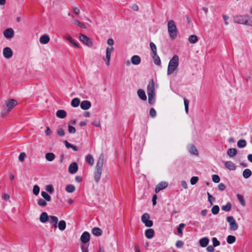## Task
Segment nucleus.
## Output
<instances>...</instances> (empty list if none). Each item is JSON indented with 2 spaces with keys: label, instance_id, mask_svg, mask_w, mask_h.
I'll use <instances>...</instances> for the list:
<instances>
[{
  "label": "nucleus",
  "instance_id": "052dcab7",
  "mask_svg": "<svg viewBox=\"0 0 252 252\" xmlns=\"http://www.w3.org/2000/svg\"><path fill=\"white\" fill-rule=\"evenodd\" d=\"M207 195L208 196V201H209L210 204L212 205L213 202L215 201V199L209 192L207 193Z\"/></svg>",
  "mask_w": 252,
  "mask_h": 252
},
{
  "label": "nucleus",
  "instance_id": "7ed1b4c3",
  "mask_svg": "<svg viewBox=\"0 0 252 252\" xmlns=\"http://www.w3.org/2000/svg\"><path fill=\"white\" fill-rule=\"evenodd\" d=\"M168 32L170 37L174 39L177 36V29L175 23L173 20H170L168 22Z\"/></svg>",
  "mask_w": 252,
  "mask_h": 252
},
{
  "label": "nucleus",
  "instance_id": "680f3d73",
  "mask_svg": "<svg viewBox=\"0 0 252 252\" xmlns=\"http://www.w3.org/2000/svg\"><path fill=\"white\" fill-rule=\"evenodd\" d=\"M68 131L70 133H74L76 131L75 128L70 125H68Z\"/></svg>",
  "mask_w": 252,
  "mask_h": 252
},
{
  "label": "nucleus",
  "instance_id": "6ab92c4d",
  "mask_svg": "<svg viewBox=\"0 0 252 252\" xmlns=\"http://www.w3.org/2000/svg\"><path fill=\"white\" fill-rule=\"evenodd\" d=\"M49 216L46 212H43L41 214L39 220L42 223L46 222L49 219Z\"/></svg>",
  "mask_w": 252,
  "mask_h": 252
},
{
  "label": "nucleus",
  "instance_id": "0eeeda50",
  "mask_svg": "<svg viewBox=\"0 0 252 252\" xmlns=\"http://www.w3.org/2000/svg\"><path fill=\"white\" fill-rule=\"evenodd\" d=\"M79 39L82 42H83L84 44L88 47H91L93 46V42L91 39L86 35L83 34H80Z\"/></svg>",
  "mask_w": 252,
  "mask_h": 252
},
{
  "label": "nucleus",
  "instance_id": "ea45409f",
  "mask_svg": "<svg viewBox=\"0 0 252 252\" xmlns=\"http://www.w3.org/2000/svg\"><path fill=\"white\" fill-rule=\"evenodd\" d=\"M153 58L154 59V63L158 65H160L161 64L160 59L159 56L156 54V55H154Z\"/></svg>",
  "mask_w": 252,
  "mask_h": 252
},
{
  "label": "nucleus",
  "instance_id": "603ef678",
  "mask_svg": "<svg viewBox=\"0 0 252 252\" xmlns=\"http://www.w3.org/2000/svg\"><path fill=\"white\" fill-rule=\"evenodd\" d=\"M185 226V224L184 223H180L178 228H177V232L179 234H183V228Z\"/></svg>",
  "mask_w": 252,
  "mask_h": 252
},
{
  "label": "nucleus",
  "instance_id": "a19ab883",
  "mask_svg": "<svg viewBox=\"0 0 252 252\" xmlns=\"http://www.w3.org/2000/svg\"><path fill=\"white\" fill-rule=\"evenodd\" d=\"M148 101L150 104H153L155 102L156 94H148Z\"/></svg>",
  "mask_w": 252,
  "mask_h": 252
},
{
  "label": "nucleus",
  "instance_id": "bf43d9fd",
  "mask_svg": "<svg viewBox=\"0 0 252 252\" xmlns=\"http://www.w3.org/2000/svg\"><path fill=\"white\" fill-rule=\"evenodd\" d=\"M212 180L213 181V182H214L215 183H219L220 181V178L219 177V176L217 175H213L212 176Z\"/></svg>",
  "mask_w": 252,
  "mask_h": 252
},
{
  "label": "nucleus",
  "instance_id": "de8ad7c7",
  "mask_svg": "<svg viewBox=\"0 0 252 252\" xmlns=\"http://www.w3.org/2000/svg\"><path fill=\"white\" fill-rule=\"evenodd\" d=\"M74 23L76 26L80 27L81 28L85 29L87 28L86 26L84 24L81 23L79 21L77 20H74Z\"/></svg>",
  "mask_w": 252,
  "mask_h": 252
},
{
  "label": "nucleus",
  "instance_id": "c03bdc74",
  "mask_svg": "<svg viewBox=\"0 0 252 252\" xmlns=\"http://www.w3.org/2000/svg\"><path fill=\"white\" fill-rule=\"evenodd\" d=\"M46 201V200L43 199V198H40L37 200V204L40 206L45 207L47 204Z\"/></svg>",
  "mask_w": 252,
  "mask_h": 252
},
{
  "label": "nucleus",
  "instance_id": "4c0bfd02",
  "mask_svg": "<svg viewBox=\"0 0 252 252\" xmlns=\"http://www.w3.org/2000/svg\"><path fill=\"white\" fill-rule=\"evenodd\" d=\"M228 244H232L236 241V237L232 235H228L226 238Z\"/></svg>",
  "mask_w": 252,
  "mask_h": 252
},
{
  "label": "nucleus",
  "instance_id": "20e7f679",
  "mask_svg": "<svg viewBox=\"0 0 252 252\" xmlns=\"http://www.w3.org/2000/svg\"><path fill=\"white\" fill-rule=\"evenodd\" d=\"M6 107L5 114L8 113L18 104L17 101L14 99L8 100L5 102Z\"/></svg>",
  "mask_w": 252,
  "mask_h": 252
},
{
  "label": "nucleus",
  "instance_id": "a18cd8bd",
  "mask_svg": "<svg viewBox=\"0 0 252 252\" xmlns=\"http://www.w3.org/2000/svg\"><path fill=\"white\" fill-rule=\"evenodd\" d=\"M219 211L220 208L218 205H214L211 209V212L212 214L214 215L218 214L219 212Z\"/></svg>",
  "mask_w": 252,
  "mask_h": 252
},
{
  "label": "nucleus",
  "instance_id": "09e8293b",
  "mask_svg": "<svg viewBox=\"0 0 252 252\" xmlns=\"http://www.w3.org/2000/svg\"><path fill=\"white\" fill-rule=\"evenodd\" d=\"M39 191H40V188L38 186L35 185L33 186V193L34 195H37L39 193Z\"/></svg>",
  "mask_w": 252,
  "mask_h": 252
},
{
  "label": "nucleus",
  "instance_id": "7c9ffc66",
  "mask_svg": "<svg viewBox=\"0 0 252 252\" xmlns=\"http://www.w3.org/2000/svg\"><path fill=\"white\" fill-rule=\"evenodd\" d=\"M45 158L47 160L49 161H52L54 160L55 158V155L52 153H48L46 154Z\"/></svg>",
  "mask_w": 252,
  "mask_h": 252
},
{
  "label": "nucleus",
  "instance_id": "b1692460",
  "mask_svg": "<svg viewBox=\"0 0 252 252\" xmlns=\"http://www.w3.org/2000/svg\"><path fill=\"white\" fill-rule=\"evenodd\" d=\"M243 176L245 179H248L252 175V172L250 169H246L243 172Z\"/></svg>",
  "mask_w": 252,
  "mask_h": 252
},
{
  "label": "nucleus",
  "instance_id": "f8f14e48",
  "mask_svg": "<svg viewBox=\"0 0 252 252\" xmlns=\"http://www.w3.org/2000/svg\"><path fill=\"white\" fill-rule=\"evenodd\" d=\"M3 55L7 59L10 58L13 55V52L9 47H5L3 50Z\"/></svg>",
  "mask_w": 252,
  "mask_h": 252
},
{
  "label": "nucleus",
  "instance_id": "3c124183",
  "mask_svg": "<svg viewBox=\"0 0 252 252\" xmlns=\"http://www.w3.org/2000/svg\"><path fill=\"white\" fill-rule=\"evenodd\" d=\"M45 189L47 192L52 193L54 191V188L51 185H47L45 187Z\"/></svg>",
  "mask_w": 252,
  "mask_h": 252
},
{
  "label": "nucleus",
  "instance_id": "69168bd1",
  "mask_svg": "<svg viewBox=\"0 0 252 252\" xmlns=\"http://www.w3.org/2000/svg\"><path fill=\"white\" fill-rule=\"evenodd\" d=\"M218 189L222 191L225 189V186L223 183H220L218 185Z\"/></svg>",
  "mask_w": 252,
  "mask_h": 252
},
{
  "label": "nucleus",
  "instance_id": "dca6fc26",
  "mask_svg": "<svg viewBox=\"0 0 252 252\" xmlns=\"http://www.w3.org/2000/svg\"><path fill=\"white\" fill-rule=\"evenodd\" d=\"M78 170V166L76 163L72 162L71 163L68 167V171L71 174L75 173Z\"/></svg>",
  "mask_w": 252,
  "mask_h": 252
},
{
  "label": "nucleus",
  "instance_id": "774afa93",
  "mask_svg": "<svg viewBox=\"0 0 252 252\" xmlns=\"http://www.w3.org/2000/svg\"><path fill=\"white\" fill-rule=\"evenodd\" d=\"M223 19L224 20V23L226 25H228V22H227V20L229 19V16L226 15H224L222 16Z\"/></svg>",
  "mask_w": 252,
  "mask_h": 252
},
{
  "label": "nucleus",
  "instance_id": "c85d7f7f",
  "mask_svg": "<svg viewBox=\"0 0 252 252\" xmlns=\"http://www.w3.org/2000/svg\"><path fill=\"white\" fill-rule=\"evenodd\" d=\"M65 39L74 45V47L79 48V45L70 36L68 35Z\"/></svg>",
  "mask_w": 252,
  "mask_h": 252
},
{
  "label": "nucleus",
  "instance_id": "6e6552de",
  "mask_svg": "<svg viewBox=\"0 0 252 252\" xmlns=\"http://www.w3.org/2000/svg\"><path fill=\"white\" fill-rule=\"evenodd\" d=\"M247 15H237L234 17V22L240 24H246Z\"/></svg>",
  "mask_w": 252,
  "mask_h": 252
},
{
  "label": "nucleus",
  "instance_id": "c756f323",
  "mask_svg": "<svg viewBox=\"0 0 252 252\" xmlns=\"http://www.w3.org/2000/svg\"><path fill=\"white\" fill-rule=\"evenodd\" d=\"M236 196L239 202L242 206H246V202L243 196L239 193L237 194Z\"/></svg>",
  "mask_w": 252,
  "mask_h": 252
},
{
  "label": "nucleus",
  "instance_id": "f03ea898",
  "mask_svg": "<svg viewBox=\"0 0 252 252\" xmlns=\"http://www.w3.org/2000/svg\"><path fill=\"white\" fill-rule=\"evenodd\" d=\"M179 63V57L177 55H174L170 60L168 65L167 74L168 75L172 74L177 69Z\"/></svg>",
  "mask_w": 252,
  "mask_h": 252
},
{
  "label": "nucleus",
  "instance_id": "5fc2aeb1",
  "mask_svg": "<svg viewBox=\"0 0 252 252\" xmlns=\"http://www.w3.org/2000/svg\"><path fill=\"white\" fill-rule=\"evenodd\" d=\"M198 177L196 176L191 177L190 179V184L192 185H195L198 182Z\"/></svg>",
  "mask_w": 252,
  "mask_h": 252
},
{
  "label": "nucleus",
  "instance_id": "cd10ccee",
  "mask_svg": "<svg viewBox=\"0 0 252 252\" xmlns=\"http://www.w3.org/2000/svg\"><path fill=\"white\" fill-rule=\"evenodd\" d=\"M102 231L98 227H94L92 229V233L96 236L101 235Z\"/></svg>",
  "mask_w": 252,
  "mask_h": 252
},
{
  "label": "nucleus",
  "instance_id": "2f4dec72",
  "mask_svg": "<svg viewBox=\"0 0 252 252\" xmlns=\"http://www.w3.org/2000/svg\"><path fill=\"white\" fill-rule=\"evenodd\" d=\"M58 227L59 229L63 231L66 228V222L64 220H62L59 221L58 223Z\"/></svg>",
  "mask_w": 252,
  "mask_h": 252
},
{
  "label": "nucleus",
  "instance_id": "393cba45",
  "mask_svg": "<svg viewBox=\"0 0 252 252\" xmlns=\"http://www.w3.org/2000/svg\"><path fill=\"white\" fill-rule=\"evenodd\" d=\"M137 94L139 98L142 100H146L147 99L145 92L142 89H139L137 91Z\"/></svg>",
  "mask_w": 252,
  "mask_h": 252
},
{
  "label": "nucleus",
  "instance_id": "f704fd0d",
  "mask_svg": "<svg viewBox=\"0 0 252 252\" xmlns=\"http://www.w3.org/2000/svg\"><path fill=\"white\" fill-rule=\"evenodd\" d=\"M41 194L43 198V199L46 200L47 201H51V197L46 191H42Z\"/></svg>",
  "mask_w": 252,
  "mask_h": 252
},
{
  "label": "nucleus",
  "instance_id": "e2e57ef3",
  "mask_svg": "<svg viewBox=\"0 0 252 252\" xmlns=\"http://www.w3.org/2000/svg\"><path fill=\"white\" fill-rule=\"evenodd\" d=\"M57 133L60 136H63L64 135V131L62 128H59L57 129Z\"/></svg>",
  "mask_w": 252,
  "mask_h": 252
},
{
  "label": "nucleus",
  "instance_id": "f257e3e1",
  "mask_svg": "<svg viewBox=\"0 0 252 252\" xmlns=\"http://www.w3.org/2000/svg\"><path fill=\"white\" fill-rule=\"evenodd\" d=\"M104 162V156L101 154L97 161L96 165L94 172V179L96 183H98L101 176L102 172V167Z\"/></svg>",
  "mask_w": 252,
  "mask_h": 252
},
{
  "label": "nucleus",
  "instance_id": "aec40b11",
  "mask_svg": "<svg viewBox=\"0 0 252 252\" xmlns=\"http://www.w3.org/2000/svg\"><path fill=\"white\" fill-rule=\"evenodd\" d=\"M131 62L133 64L138 65L141 62V58L138 55L133 56L131 58Z\"/></svg>",
  "mask_w": 252,
  "mask_h": 252
},
{
  "label": "nucleus",
  "instance_id": "1a4fd4ad",
  "mask_svg": "<svg viewBox=\"0 0 252 252\" xmlns=\"http://www.w3.org/2000/svg\"><path fill=\"white\" fill-rule=\"evenodd\" d=\"M147 94H156L155 83L153 79L149 82L148 85Z\"/></svg>",
  "mask_w": 252,
  "mask_h": 252
},
{
  "label": "nucleus",
  "instance_id": "f3484780",
  "mask_svg": "<svg viewBox=\"0 0 252 252\" xmlns=\"http://www.w3.org/2000/svg\"><path fill=\"white\" fill-rule=\"evenodd\" d=\"M80 107L83 110H88L91 107V103L88 100H83L80 104Z\"/></svg>",
  "mask_w": 252,
  "mask_h": 252
},
{
  "label": "nucleus",
  "instance_id": "5701e85b",
  "mask_svg": "<svg viewBox=\"0 0 252 252\" xmlns=\"http://www.w3.org/2000/svg\"><path fill=\"white\" fill-rule=\"evenodd\" d=\"M209 242V240L207 237L203 238L199 240V244L202 247H205Z\"/></svg>",
  "mask_w": 252,
  "mask_h": 252
},
{
  "label": "nucleus",
  "instance_id": "6e6d98bb",
  "mask_svg": "<svg viewBox=\"0 0 252 252\" xmlns=\"http://www.w3.org/2000/svg\"><path fill=\"white\" fill-rule=\"evenodd\" d=\"M157 113L155 110V109L153 108H152L150 110V116L154 118L156 116Z\"/></svg>",
  "mask_w": 252,
  "mask_h": 252
},
{
  "label": "nucleus",
  "instance_id": "72a5a7b5",
  "mask_svg": "<svg viewBox=\"0 0 252 252\" xmlns=\"http://www.w3.org/2000/svg\"><path fill=\"white\" fill-rule=\"evenodd\" d=\"M80 103V100L78 98H73L71 102V105L74 107H76L79 106Z\"/></svg>",
  "mask_w": 252,
  "mask_h": 252
},
{
  "label": "nucleus",
  "instance_id": "79ce46f5",
  "mask_svg": "<svg viewBox=\"0 0 252 252\" xmlns=\"http://www.w3.org/2000/svg\"><path fill=\"white\" fill-rule=\"evenodd\" d=\"M189 41L191 43H195L198 41V38L195 35H191L189 37Z\"/></svg>",
  "mask_w": 252,
  "mask_h": 252
},
{
  "label": "nucleus",
  "instance_id": "473e14b6",
  "mask_svg": "<svg viewBox=\"0 0 252 252\" xmlns=\"http://www.w3.org/2000/svg\"><path fill=\"white\" fill-rule=\"evenodd\" d=\"M231 207L232 205L231 203L229 202L225 205L221 206V210L225 212H228L231 210Z\"/></svg>",
  "mask_w": 252,
  "mask_h": 252
},
{
  "label": "nucleus",
  "instance_id": "bb28decb",
  "mask_svg": "<svg viewBox=\"0 0 252 252\" xmlns=\"http://www.w3.org/2000/svg\"><path fill=\"white\" fill-rule=\"evenodd\" d=\"M49 36L45 34L40 37L39 41L41 43L45 44L49 42Z\"/></svg>",
  "mask_w": 252,
  "mask_h": 252
},
{
  "label": "nucleus",
  "instance_id": "4468645a",
  "mask_svg": "<svg viewBox=\"0 0 252 252\" xmlns=\"http://www.w3.org/2000/svg\"><path fill=\"white\" fill-rule=\"evenodd\" d=\"M168 186V183L166 182H162L159 183L156 187L155 192L158 193L160 190L165 189Z\"/></svg>",
  "mask_w": 252,
  "mask_h": 252
},
{
  "label": "nucleus",
  "instance_id": "37998d69",
  "mask_svg": "<svg viewBox=\"0 0 252 252\" xmlns=\"http://www.w3.org/2000/svg\"><path fill=\"white\" fill-rule=\"evenodd\" d=\"M65 189L67 192L71 193L75 191V188L73 185H68L66 187Z\"/></svg>",
  "mask_w": 252,
  "mask_h": 252
},
{
  "label": "nucleus",
  "instance_id": "ddd939ff",
  "mask_svg": "<svg viewBox=\"0 0 252 252\" xmlns=\"http://www.w3.org/2000/svg\"><path fill=\"white\" fill-rule=\"evenodd\" d=\"M81 241L83 243H86L90 241V234L88 232H84L81 236Z\"/></svg>",
  "mask_w": 252,
  "mask_h": 252
},
{
  "label": "nucleus",
  "instance_id": "338daca9",
  "mask_svg": "<svg viewBox=\"0 0 252 252\" xmlns=\"http://www.w3.org/2000/svg\"><path fill=\"white\" fill-rule=\"evenodd\" d=\"M206 249L208 252H214L215 251V249L214 248V246H212L211 245L208 246L207 247Z\"/></svg>",
  "mask_w": 252,
  "mask_h": 252
},
{
  "label": "nucleus",
  "instance_id": "4d7b16f0",
  "mask_svg": "<svg viewBox=\"0 0 252 252\" xmlns=\"http://www.w3.org/2000/svg\"><path fill=\"white\" fill-rule=\"evenodd\" d=\"M212 242L213 246L215 247H217L220 245V242L217 240V239L216 237H214L212 239Z\"/></svg>",
  "mask_w": 252,
  "mask_h": 252
},
{
  "label": "nucleus",
  "instance_id": "2eb2a0df",
  "mask_svg": "<svg viewBox=\"0 0 252 252\" xmlns=\"http://www.w3.org/2000/svg\"><path fill=\"white\" fill-rule=\"evenodd\" d=\"M50 223L55 228L57 227V223L58 222V218L54 216H50L49 219Z\"/></svg>",
  "mask_w": 252,
  "mask_h": 252
},
{
  "label": "nucleus",
  "instance_id": "423d86ee",
  "mask_svg": "<svg viewBox=\"0 0 252 252\" xmlns=\"http://www.w3.org/2000/svg\"><path fill=\"white\" fill-rule=\"evenodd\" d=\"M227 221L229 223L230 229L236 230L238 228V225L232 216H228L226 218Z\"/></svg>",
  "mask_w": 252,
  "mask_h": 252
},
{
  "label": "nucleus",
  "instance_id": "4be33fe9",
  "mask_svg": "<svg viewBox=\"0 0 252 252\" xmlns=\"http://www.w3.org/2000/svg\"><path fill=\"white\" fill-rule=\"evenodd\" d=\"M56 116L60 119H63L66 116V112L63 110H59L56 112Z\"/></svg>",
  "mask_w": 252,
  "mask_h": 252
},
{
  "label": "nucleus",
  "instance_id": "58836bf2",
  "mask_svg": "<svg viewBox=\"0 0 252 252\" xmlns=\"http://www.w3.org/2000/svg\"><path fill=\"white\" fill-rule=\"evenodd\" d=\"M189 152L194 155H198V152L195 147L192 145H190L189 148Z\"/></svg>",
  "mask_w": 252,
  "mask_h": 252
},
{
  "label": "nucleus",
  "instance_id": "864d4df0",
  "mask_svg": "<svg viewBox=\"0 0 252 252\" xmlns=\"http://www.w3.org/2000/svg\"><path fill=\"white\" fill-rule=\"evenodd\" d=\"M245 25L252 26V17L247 15V21Z\"/></svg>",
  "mask_w": 252,
  "mask_h": 252
},
{
  "label": "nucleus",
  "instance_id": "9b49d317",
  "mask_svg": "<svg viewBox=\"0 0 252 252\" xmlns=\"http://www.w3.org/2000/svg\"><path fill=\"white\" fill-rule=\"evenodd\" d=\"M14 32L11 28H8L3 32L4 37L7 39L12 38L14 36Z\"/></svg>",
  "mask_w": 252,
  "mask_h": 252
},
{
  "label": "nucleus",
  "instance_id": "39448f33",
  "mask_svg": "<svg viewBox=\"0 0 252 252\" xmlns=\"http://www.w3.org/2000/svg\"><path fill=\"white\" fill-rule=\"evenodd\" d=\"M141 220L142 222L147 227H151L153 225V221L150 220V216L148 213H144L141 217Z\"/></svg>",
  "mask_w": 252,
  "mask_h": 252
},
{
  "label": "nucleus",
  "instance_id": "13d9d810",
  "mask_svg": "<svg viewBox=\"0 0 252 252\" xmlns=\"http://www.w3.org/2000/svg\"><path fill=\"white\" fill-rule=\"evenodd\" d=\"M26 154L24 152L21 153L19 156L18 158L20 161H23L25 158H26Z\"/></svg>",
  "mask_w": 252,
  "mask_h": 252
},
{
  "label": "nucleus",
  "instance_id": "412c9836",
  "mask_svg": "<svg viewBox=\"0 0 252 252\" xmlns=\"http://www.w3.org/2000/svg\"><path fill=\"white\" fill-rule=\"evenodd\" d=\"M155 231L153 229H147L145 232V235L148 239H151L154 236Z\"/></svg>",
  "mask_w": 252,
  "mask_h": 252
},
{
  "label": "nucleus",
  "instance_id": "9d476101",
  "mask_svg": "<svg viewBox=\"0 0 252 252\" xmlns=\"http://www.w3.org/2000/svg\"><path fill=\"white\" fill-rule=\"evenodd\" d=\"M114 50L113 47H107L106 48V59H104V61H105L106 64L107 65H109L110 64V60L111 59V53L113 52Z\"/></svg>",
  "mask_w": 252,
  "mask_h": 252
},
{
  "label": "nucleus",
  "instance_id": "a211bd4d",
  "mask_svg": "<svg viewBox=\"0 0 252 252\" xmlns=\"http://www.w3.org/2000/svg\"><path fill=\"white\" fill-rule=\"evenodd\" d=\"M225 167L230 170H235L236 168V166L231 161H227L224 163Z\"/></svg>",
  "mask_w": 252,
  "mask_h": 252
},
{
  "label": "nucleus",
  "instance_id": "a878e982",
  "mask_svg": "<svg viewBox=\"0 0 252 252\" xmlns=\"http://www.w3.org/2000/svg\"><path fill=\"white\" fill-rule=\"evenodd\" d=\"M237 151L236 149L230 148L227 150V154L230 157H233L237 155Z\"/></svg>",
  "mask_w": 252,
  "mask_h": 252
},
{
  "label": "nucleus",
  "instance_id": "8fccbe9b",
  "mask_svg": "<svg viewBox=\"0 0 252 252\" xmlns=\"http://www.w3.org/2000/svg\"><path fill=\"white\" fill-rule=\"evenodd\" d=\"M184 105H185V111L187 114L189 112V101L186 99H184Z\"/></svg>",
  "mask_w": 252,
  "mask_h": 252
},
{
  "label": "nucleus",
  "instance_id": "c9c22d12",
  "mask_svg": "<svg viewBox=\"0 0 252 252\" xmlns=\"http://www.w3.org/2000/svg\"><path fill=\"white\" fill-rule=\"evenodd\" d=\"M86 161L90 165H93L94 163V159L93 156L91 155H88L86 157Z\"/></svg>",
  "mask_w": 252,
  "mask_h": 252
},
{
  "label": "nucleus",
  "instance_id": "49530a36",
  "mask_svg": "<svg viewBox=\"0 0 252 252\" xmlns=\"http://www.w3.org/2000/svg\"><path fill=\"white\" fill-rule=\"evenodd\" d=\"M150 46L151 50L152 51V52L153 53V54L156 55V54H157V47H156V45L153 42H150Z\"/></svg>",
  "mask_w": 252,
  "mask_h": 252
},
{
  "label": "nucleus",
  "instance_id": "e433bc0d",
  "mask_svg": "<svg viewBox=\"0 0 252 252\" xmlns=\"http://www.w3.org/2000/svg\"><path fill=\"white\" fill-rule=\"evenodd\" d=\"M246 141L244 139H240L237 142V146L239 148H243L246 146Z\"/></svg>",
  "mask_w": 252,
  "mask_h": 252
},
{
  "label": "nucleus",
  "instance_id": "0e129e2a",
  "mask_svg": "<svg viewBox=\"0 0 252 252\" xmlns=\"http://www.w3.org/2000/svg\"><path fill=\"white\" fill-rule=\"evenodd\" d=\"M184 245V243L183 241L181 240H178L176 243V247L180 248L183 247Z\"/></svg>",
  "mask_w": 252,
  "mask_h": 252
}]
</instances>
